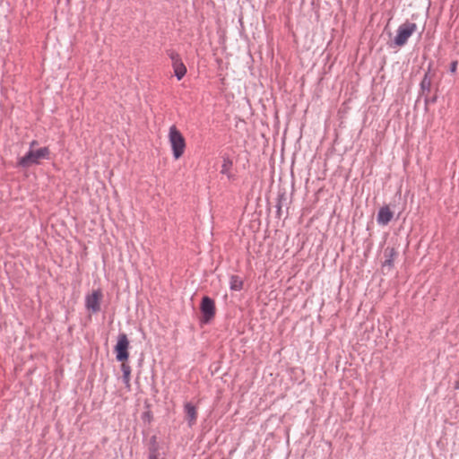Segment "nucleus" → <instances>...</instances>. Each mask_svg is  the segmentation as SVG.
I'll use <instances>...</instances> for the list:
<instances>
[{
  "label": "nucleus",
  "mask_w": 459,
  "mask_h": 459,
  "mask_svg": "<svg viewBox=\"0 0 459 459\" xmlns=\"http://www.w3.org/2000/svg\"><path fill=\"white\" fill-rule=\"evenodd\" d=\"M48 156V149L46 147L38 150L30 149L26 155L19 159L18 165L22 168H29L31 165L38 164L40 160L46 159Z\"/></svg>",
  "instance_id": "nucleus-2"
},
{
  "label": "nucleus",
  "mask_w": 459,
  "mask_h": 459,
  "mask_svg": "<svg viewBox=\"0 0 459 459\" xmlns=\"http://www.w3.org/2000/svg\"><path fill=\"white\" fill-rule=\"evenodd\" d=\"M168 55L171 60L174 74L178 81H180L186 74V67L182 62L178 53L174 50L168 51Z\"/></svg>",
  "instance_id": "nucleus-6"
},
{
  "label": "nucleus",
  "mask_w": 459,
  "mask_h": 459,
  "mask_svg": "<svg viewBox=\"0 0 459 459\" xmlns=\"http://www.w3.org/2000/svg\"><path fill=\"white\" fill-rule=\"evenodd\" d=\"M149 459H158V456H157V454L155 451L150 453Z\"/></svg>",
  "instance_id": "nucleus-16"
},
{
  "label": "nucleus",
  "mask_w": 459,
  "mask_h": 459,
  "mask_svg": "<svg viewBox=\"0 0 459 459\" xmlns=\"http://www.w3.org/2000/svg\"><path fill=\"white\" fill-rule=\"evenodd\" d=\"M184 408L189 426L194 425L197 418L196 408L191 403H186Z\"/></svg>",
  "instance_id": "nucleus-10"
},
{
  "label": "nucleus",
  "mask_w": 459,
  "mask_h": 459,
  "mask_svg": "<svg viewBox=\"0 0 459 459\" xmlns=\"http://www.w3.org/2000/svg\"><path fill=\"white\" fill-rule=\"evenodd\" d=\"M168 137L173 157L175 160H178L185 152L186 140L176 126H171L169 127Z\"/></svg>",
  "instance_id": "nucleus-1"
},
{
  "label": "nucleus",
  "mask_w": 459,
  "mask_h": 459,
  "mask_svg": "<svg viewBox=\"0 0 459 459\" xmlns=\"http://www.w3.org/2000/svg\"><path fill=\"white\" fill-rule=\"evenodd\" d=\"M394 217V212L388 205L381 207L377 216V221L379 225H387Z\"/></svg>",
  "instance_id": "nucleus-8"
},
{
  "label": "nucleus",
  "mask_w": 459,
  "mask_h": 459,
  "mask_svg": "<svg viewBox=\"0 0 459 459\" xmlns=\"http://www.w3.org/2000/svg\"><path fill=\"white\" fill-rule=\"evenodd\" d=\"M231 166L232 162L229 159H224L221 172L222 174H228L231 169Z\"/></svg>",
  "instance_id": "nucleus-13"
},
{
  "label": "nucleus",
  "mask_w": 459,
  "mask_h": 459,
  "mask_svg": "<svg viewBox=\"0 0 459 459\" xmlns=\"http://www.w3.org/2000/svg\"><path fill=\"white\" fill-rule=\"evenodd\" d=\"M102 292L100 290H93L85 297V307L91 313H97L100 310V301L102 299Z\"/></svg>",
  "instance_id": "nucleus-7"
},
{
  "label": "nucleus",
  "mask_w": 459,
  "mask_h": 459,
  "mask_svg": "<svg viewBox=\"0 0 459 459\" xmlns=\"http://www.w3.org/2000/svg\"><path fill=\"white\" fill-rule=\"evenodd\" d=\"M385 261L382 264L383 268L391 269L394 266V261L397 256L394 247H387L384 251Z\"/></svg>",
  "instance_id": "nucleus-9"
},
{
  "label": "nucleus",
  "mask_w": 459,
  "mask_h": 459,
  "mask_svg": "<svg viewBox=\"0 0 459 459\" xmlns=\"http://www.w3.org/2000/svg\"><path fill=\"white\" fill-rule=\"evenodd\" d=\"M417 25L413 22H405L397 29V34L394 39L396 46L402 47L406 44L408 39L416 31Z\"/></svg>",
  "instance_id": "nucleus-3"
},
{
  "label": "nucleus",
  "mask_w": 459,
  "mask_h": 459,
  "mask_svg": "<svg viewBox=\"0 0 459 459\" xmlns=\"http://www.w3.org/2000/svg\"><path fill=\"white\" fill-rule=\"evenodd\" d=\"M430 86H431V79L429 77V74L427 73L425 75H424V78L421 82V88L423 90H428L429 91L430 89Z\"/></svg>",
  "instance_id": "nucleus-14"
},
{
  "label": "nucleus",
  "mask_w": 459,
  "mask_h": 459,
  "mask_svg": "<svg viewBox=\"0 0 459 459\" xmlns=\"http://www.w3.org/2000/svg\"><path fill=\"white\" fill-rule=\"evenodd\" d=\"M230 288L232 290H240L243 288V281L238 275H232L230 281Z\"/></svg>",
  "instance_id": "nucleus-12"
},
{
  "label": "nucleus",
  "mask_w": 459,
  "mask_h": 459,
  "mask_svg": "<svg viewBox=\"0 0 459 459\" xmlns=\"http://www.w3.org/2000/svg\"><path fill=\"white\" fill-rule=\"evenodd\" d=\"M200 309L203 316L201 319L202 323H209L214 317L216 311L215 303L213 299L207 296H204L202 299Z\"/></svg>",
  "instance_id": "nucleus-5"
},
{
  "label": "nucleus",
  "mask_w": 459,
  "mask_h": 459,
  "mask_svg": "<svg viewBox=\"0 0 459 459\" xmlns=\"http://www.w3.org/2000/svg\"><path fill=\"white\" fill-rule=\"evenodd\" d=\"M458 61L455 60L450 64V72L455 74L457 70Z\"/></svg>",
  "instance_id": "nucleus-15"
},
{
  "label": "nucleus",
  "mask_w": 459,
  "mask_h": 459,
  "mask_svg": "<svg viewBox=\"0 0 459 459\" xmlns=\"http://www.w3.org/2000/svg\"><path fill=\"white\" fill-rule=\"evenodd\" d=\"M121 370L123 372V381L127 388L130 387V375H131V367L126 363L122 362Z\"/></svg>",
  "instance_id": "nucleus-11"
},
{
  "label": "nucleus",
  "mask_w": 459,
  "mask_h": 459,
  "mask_svg": "<svg viewBox=\"0 0 459 459\" xmlns=\"http://www.w3.org/2000/svg\"><path fill=\"white\" fill-rule=\"evenodd\" d=\"M129 341L126 333H120L117 336V342L114 348L116 359L117 361L126 362L129 358Z\"/></svg>",
  "instance_id": "nucleus-4"
}]
</instances>
